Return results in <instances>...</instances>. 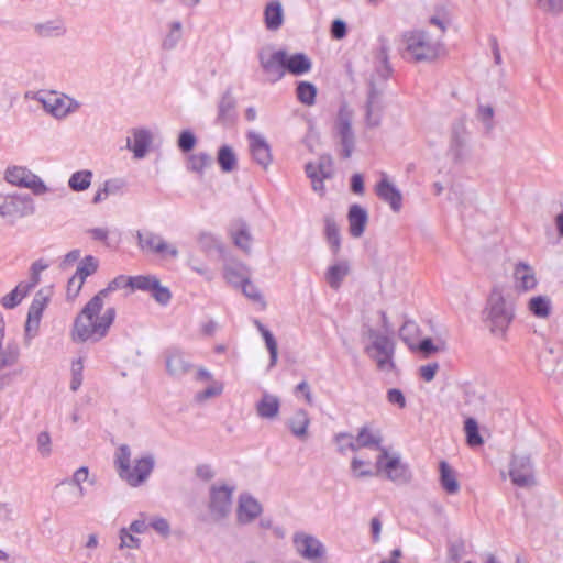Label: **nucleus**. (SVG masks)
Wrapping results in <instances>:
<instances>
[{"mask_svg": "<svg viewBox=\"0 0 563 563\" xmlns=\"http://www.w3.org/2000/svg\"><path fill=\"white\" fill-rule=\"evenodd\" d=\"M129 277L120 275L112 279L108 286L96 294L81 309L74 320L70 331L71 341L75 343L99 342L109 332L117 312L109 307L100 316L104 298L119 288L129 287Z\"/></svg>", "mask_w": 563, "mask_h": 563, "instance_id": "obj_1", "label": "nucleus"}, {"mask_svg": "<svg viewBox=\"0 0 563 563\" xmlns=\"http://www.w3.org/2000/svg\"><path fill=\"white\" fill-rule=\"evenodd\" d=\"M378 313L384 333L372 327H366L363 335L367 336L371 343L365 345L364 352L375 361L378 371L391 372L395 369L394 356L396 345L388 333L393 332V327L384 310H380Z\"/></svg>", "mask_w": 563, "mask_h": 563, "instance_id": "obj_2", "label": "nucleus"}, {"mask_svg": "<svg viewBox=\"0 0 563 563\" xmlns=\"http://www.w3.org/2000/svg\"><path fill=\"white\" fill-rule=\"evenodd\" d=\"M482 318L492 334L505 336L515 319V306L504 297L500 289L494 288L482 312Z\"/></svg>", "mask_w": 563, "mask_h": 563, "instance_id": "obj_3", "label": "nucleus"}, {"mask_svg": "<svg viewBox=\"0 0 563 563\" xmlns=\"http://www.w3.org/2000/svg\"><path fill=\"white\" fill-rule=\"evenodd\" d=\"M114 464L120 478L125 481L130 486L137 487L151 475L155 461L152 455H146L136 459L133 467H131L130 446L128 444H121L115 452Z\"/></svg>", "mask_w": 563, "mask_h": 563, "instance_id": "obj_4", "label": "nucleus"}, {"mask_svg": "<svg viewBox=\"0 0 563 563\" xmlns=\"http://www.w3.org/2000/svg\"><path fill=\"white\" fill-rule=\"evenodd\" d=\"M406 52L416 62H433L443 51L439 40H433L429 32L416 30L404 34Z\"/></svg>", "mask_w": 563, "mask_h": 563, "instance_id": "obj_5", "label": "nucleus"}, {"mask_svg": "<svg viewBox=\"0 0 563 563\" xmlns=\"http://www.w3.org/2000/svg\"><path fill=\"white\" fill-rule=\"evenodd\" d=\"M34 200L29 195L0 196V217L14 223L18 219L34 214Z\"/></svg>", "mask_w": 563, "mask_h": 563, "instance_id": "obj_6", "label": "nucleus"}, {"mask_svg": "<svg viewBox=\"0 0 563 563\" xmlns=\"http://www.w3.org/2000/svg\"><path fill=\"white\" fill-rule=\"evenodd\" d=\"M4 179L12 186L30 189L36 196L48 191L41 177L25 166H8L4 172Z\"/></svg>", "mask_w": 563, "mask_h": 563, "instance_id": "obj_7", "label": "nucleus"}, {"mask_svg": "<svg viewBox=\"0 0 563 563\" xmlns=\"http://www.w3.org/2000/svg\"><path fill=\"white\" fill-rule=\"evenodd\" d=\"M36 99L42 103L44 110L55 119H64L80 108L77 100L56 91L45 92Z\"/></svg>", "mask_w": 563, "mask_h": 563, "instance_id": "obj_8", "label": "nucleus"}, {"mask_svg": "<svg viewBox=\"0 0 563 563\" xmlns=\"http://www.w3.org/2000/svg\"><path fill=\"white\" fill-rule=\"evenodd\" d=\"M377 472H384L386 477L397 484H407L411 481L409 466L401 462L399 456L389 457L387 449H382V453L376 460Z\"/></svg>", "mask_w": 563, "mask_h": 563, "instance_id": "obj_9", "label": "nucleus"}, {"mask_svg": "<svg viewBox=\"0 0 563 563\" xmlns=\"http://www.w3.org/2000/svg\"><path fill=\"white\" fill-rule=\"evenodd\" d=\"M509 476L514 485L530 487L536 484L533 464L529 455H514L509 465Z\"/></svg>", "mask_w": 563, "mask_h": 563, "instance_id": "obj_10", "label": "nucleus"}, {"mask_svg": "<svg viewBox=\"0 0 563 563\" xmlns=\"http://www.w3.org/2000/svg\"><path fill=\"white\" fill-rule=\"evenodd\" d=\"M137 245L143 252H151L155 254H168L170 257L178 256V250L169 245L159 234L150 230L136 231Z\"/></svg>", "mask_w": 563, "mask_h": 563, "instance_id": "obj_11", "label": "nucleus"}, {"mask_svg": "<svg viewBox=\"0 0 563 563\" xmlns=\"http://www.w3.org/2000/svg\"><path fill=\"white\" fill-rule=\"evenodd\" d=\"M233 488L223 486H212L210 489L209 510L216 521L225 518L232 506Z\"/></svg>", "mask_w": 563, "mask_h": 563, "instance_id": "obj_12", "label": "nucleus"}, {"mask_svg": "<svg viewBox=\"0 0 563 563\" xmlns=\"http://www.w3.org/2000/svg\"><path fill=\"white\" fill-rule=\"evenodd\" d=\"M286 52L276 51L269 53L263 48L258 52V59L264 73L268 75L272 82L280 80L285 75Z\"/></svg>", "mask_w": 563, "mask_h": 563, "instance_id": "obj_13", "label": "nucleus"}, {"mask_svg": "<svg viewBox=\"0 0 563 563\" xmlns=\"http://www.w3.org/2000/svg\"><path fill=\"white\" fill-rule=\"evenodd\" d=\"M296 552L306 560H316L324 555L323 544L313 536L305 532H296L292 537Z\"/></svg>", "mask_w": 563, "mask_h": 563, "instance_id": "obj_14", "label": "nucleus"}, {"mask_svg": "<svg viewBox=\"0 0 563 563\" xmlns=\"http://www.w3.org/2000/svg\"><path fill=\"white\" fill-rule=\"evenodd\" d=\"M165 356V365L167 374L175 378L180 379L185 375H187L191 368L192 364L187 355L177 347H169L164 352Z\"/></svg>", "mask_w": 563, "mask_h": 563, "instance_id": "obj_15", "label": "nucleus"}, {"mask_svg": "<svg viewBox=\"0 0 563 563\" xmlns=\"http://www.w3.org/2000/svg\"><path fill=\"white\" fill-rule=\"evenodd\" d=\"M342 144V157L350 158L355 145V137L352 130L351 117L343 109L339 111L335 124Z\"/></svg>", "mask_w": 563, "mask_h": 563, "instance_id": "obj_16", "label": "nucleus"}, {"mask_svg": "<svg viewBox=\"0 0 563 563\" xmlns=\"http://www.w3.org/2000/svg\"><path fill=\"white\" fill-rule=\"evenodd\" d=\"M247 140L254 162L267 169L273 161L269 144L263 135L254 131L247 133Z\"/></svg>", "mask_w": 563, "mask_h": 563, "instance_id": "obj_17", "label": "nucleus"}, {"mask_svg": "<svg viewBox=\"0 0 563 563\" xmlns=\"http://www.w3.org/2000/svg\"><path fill=\"white\" fill-rule=\"evenodd\" d=\"M131 134L133 139H126V147L132 151L134 158H144L153 143L151 131L145 128H134Z\"/></svg>", "mask_w": 563, "mask_h": 563, "instance_id": "obj_18", "label": "nucleus"}, {"mask_svg": "<svg viewBox=\"0 0 563 563\" xmlns=\"http://www.w3.org/2000/svg\"><path fill=\"white\" fill-rule=\"evenodd\" d=\"M375 192L380 200L389 205L394 212H399L402 208V195L400 190L388 180L385 174L376 184Z\"/></svg>", "mask_w": 563, "mask_h": 563, "instance_id": "obj_19", "label": "nucleus"}, {"mask_svg": "<svg viewBox=\"0 0 563 563\" xmlns=\"http://www.w3.org/2000/svg\"><path fill=\"white\" fill-rule=\"evenodd\" d=\"M236 118V100L232 95V89L228 88L218 102V113L216 123L222 126L233 124Z\"/></svg>", "mask_w": 563, "mask_h": 563, "instance_id": "obj_20", "label": "nucleus"}, {"mask_svg": "<svg viewBox=\"0 0 563 563\" xmlns=\"http://www.w3.org/2000/svg\"><path fill=\"white\" fill-rule=\"evenodd\" d=\"M466 128L462 121L454 122L451 129V140L449 154L454 162H461L464 157V148L466 146Z\"/></svg>", "mask_w": 563, "mask_h": 563, "instance_id": "obj_21", "label": "nucleus"}, {"mask_svg": "<svg viewBox=\"0 0 563 563\" xmlns=\"http://www.w3.org/2000/svg\"><path fill=\"white\" fill-rule=\"evenodd\" d=\"M347 221L350 234L353 238H360L365 231L368 221V213L365 208L354 203L349 208Z\"/></svg>", "mask_w": 563, "mask_h": 563, "instance_id": "obj_22", "label": "nucleus"}, {"mask_svg": "<svg viewBox=\"0 0 563 563\" xmlns=\"http://www.w3.org/2000/svg\"><path fill=\"white\" fill-rule=\"evenodd\" d=\"M262 512L261 504L247 494H242L239 498L238 520L241 523H249Z\"/></svg>", "mask_w": 563, "mask_h": 563, "instance_id": "obj_23", "label": "nucleus"}, {"mask_svg": "<svg viewBox=\"0 0 563 563\" xmlns=\"http://www.w3.org/2000/svg\"><path fill=\"white\" fill-rule=\"evenodd\" d=\"M516 287L522 291H528L537 286V278L533 268L525 262L516 264L514 269Z\"/></svg>", "mask_w": 563, "mask_h": 563, "instance_id": "obj_24", "label": "nucleus"}, {"mask_svg": "<svg viewBox=\"0 0 563 563\" xmlns=\"http://www.w3.org/2000/svg\"><path fill=\"white\" fill-rule=\"evenodd\" d=\"M355 438L358 449H376L379 450L380 452L382 449H385L384 446H382L383 437L380 434V431L373 430L368 426H363L362 428H360Z\"/></svg>", "mask_w": 563, "mask_h": 563, "instance_id": "obj_25", "label": "nucleus"}, {"mask_svg": "<svg viewBox=\"0 0 563 563\" xmlns=\"http://www.w3.org/2000/svg\"><path fill=\"white\" fill-rule=\"evenodd\" d=\"M34 32L38 37H59L66 33V26L62 19L48 20L34 24Z\"/></svg>", "mask_w": 563, "mask_h": 563, "instance_id": "obj_26", "label": "nucleus"}, {"mask_svg": "<svg viewBox=\"0 0 563 563\" xmlns=\"http://www.w3.org/2000/svg\"><path fill=\"white\" fill-rule=\"evenodd\" d=\"M285 73L299 76L308 73L311 69V60L303 53H296L291 56L286 54Z\"/></svg>", "mask_w": 563, "mask_h": 563, "instance_id": "obj_27", "label": "nucleus"}, {"mask_svg": "<svg viewBox=\"0 0 563 563\" xmlns=\"http://www.w3.org/2000/svg\"><path fill=\"white\" fill-rule=\"evenodd\" d=\"M349 262L339 261L328 268L325 273V280L332 289L338 290L341 287L343 279L349 275Z\"/></svg>", "mask_w": 563, "mask_h": 563, "instance_id": "obj_28", "label": "nucleus"}, {"mask_svg": "<svg viewBox=\"0 0 563 563\" xmlns=\"http://www.w3.org/2000/svg\"><path fill=\"white\" fill-rule=\"evenodd\" d=\"M324 221V235L333 252L338 254L341 249V235L340 228L333 216L328 214L323 219Z\"/></svg>", "mask_w": 563, "mask_h": 563, "instance_id": "obj_29", "label": "nucleus"}, {"mask_svg": "<svg viewBox=\"0 0 563 563\" xmlns=\"http://www.w3.org/2000/svg\"><path fill=\"white\" fill-rule=\"evenodd\" d=\"M287 424L295 437L305 438L310 424L308 412L305 409L296 410Z\"/></svg>", "mask_w": 563, "mask_h": 563, "instance_id": "obj_30", "label": "nucleus"}, {"mask_svg": "<svg viewBox=\"0 0 563 563\" xmlns=\"http://www.w3.org/2000/svg\"><path fill=\"white\" fill-rule=\"evenodd\" d=\"M280 402L276 396L264 394L256 405L257 415L264 419H273L279 412Z\"/></svg>", "mask_w": 563, "mask_h": 563, "instance_id": "obj_31", "label": "nucleus"}, {"mask_svg": "<svg viewBox=\"0 0 563 563\" xmlns=\"http://www.w3.org/2000/svg\"><path fill=\"white\" fill-rule=\"evenodd\" d=\"M265 25L271 31L278 30L283 24V8L279 1L269 2L264 11Z\"/></svg>", "mask_w": 563, "mask_h": 563, "instance_id": "obj_32", "label": "nucleus"}, {"mask_svg": "<svg viewBox=\"0 0 563 563\" xmlns=\"http://www.w3.org/2000/svg\"><path fill=\"white\" fill-rule=\"evenodd\" d=\"M253 324L256 327L265 341L266 347L269 352V366L273 367L277 363L278 357L277 341L273 333L258 319H254Z\"/></svg>", "mask_w": 563, "mask_h": 563, "instance_id": "obj_33", "label": "nucleus"}, {"mask_svg": "<svg viewBox=\"0 0 563 563\" xmlns=\"http://www.w3.org/2000/svg\"><path fill=\"white\" fill-rule=\"evenodd\" d=\"M440 482L448 494H456L460 489L455 473L445 461L440 462Z\"/></svg>", "mask_w": 563, "mask_h": 563, "instance_id": "obj_34", "label": "nucleus"}, {"mask_svg": "<svg viewBox=\"0 0 563 563\" xmlns=\"http://www.w3.org/2000/svg\"><path fill=\"white\" fill-rule=\"evenodd\" d=\"M217 162L223 173H230L236 168L238 157L230 145H222L218 150Z\"/></svg>", "mask_w": 563, "mask_h": 563, "instance_id": "obj_35", "label": "nucleus"}, {"mask_svg": "<svg viewBox=\"0 0 563 563\" xmlns=\"http://www.w3.org/2000/svg\"><path fill=\"white\" fill-rule=\"evenodd\" d=\"M92 176V172L88 169L75 172L69 177L68 186L73 191H84L90 187Z\"/></svg>", "mask_w": 563, "mask_h": 563, "instance_id": "obj_36", "label": "nucleus"}, {"mask_svg": "<svg viewBox=\"0 0 563 563\" xmlns=\"http://www.w3.org/2000/svg\"><path fill=\"white\" fill-rule=\"evenodd\" d=\"M528 308L537 318H547L551 312V300L547 296L532 297L529 300Z\"/></svg>", "mask_w": 563, "mask_h": 563, "instance_id": "obj_37", "label": "nucleus"}, {"mask_svg": "<svg viewBox=\"0 0 563 563\" xmlns=\"http://www.w3.org/2000/svg\"><path fill=\"white\" fill-rule=\"evenodd\" d=\"M296 96L301 103L312 106L316 102L317 88L309 81H300L296 88Z\"/></svg>", "mask_w": 563, "mask_h": 563, "instance_id": "obj_38", "label": "nucleus"}, {"mask_svg": "<svg viewBox=\"0 0 563 563\" xmlns=\"http://www.w3.org/2000/svg\"><path fill=\"white\" fill-rule=\"evenodd\" d=\"M212 157L207 153L191 154L188 157L187 169L202 175L203 170L211 166Z\"/></svg>", "mask_w": 563, "mask_h": 563, "instance_id": "obj_39", "label": "nucleus"}, {"mask_svg": "<svg viewBox=\"0 0 563 563\" xmlns=\"http://www.w3.org/2000/svg\"><path fill=\"white\" fill-rule=\"evenodd\" d=\"M99 266L98 260L92 255L85 256L77 266L75 275L85 283L86 278L93 275Z\"/></svg>", "mask_w": 563, "mask_h": 563, "instance_id": "obj_40", "label": "nucleus"}, {"mask_svg": "<svg viewBox=\"0 0 563 563\" xmlns=\"http://www.w3.org/2000/svg\"><path fill=\"white\" fill-rule=\"evenodd\" d=\"M333 440L338 446V452L342 455H345L349 450L353 451V452H356L360 450L357 446L356 438H354L349 432L336 433L334 435Z\"/></svg>", "mask_w": 563, "mask_h": 563, "instance_id": "obj_41", "label": "nucleus"}, {"mask_svg": "<svg viewBox=\"0 0 563 563\" xmlns=\"http://www.w3.org/2000/svg\"><path fill=\"white\" fill-rule=\"evenodd\" d=\"M464 431L466 435V442L470 446H477L483 444V439L479 434L478 424L474 418L468 417L464 421Z\"/></svg>", "mask_w": 563, "mask_h": 563, "instance_id": "obj_42", "label": "nucleus"}, {"mask_svg": "<svg viewBox=\"0 0 563 563\" xmlns=\"http://www.w3.org/2000/svg\"><path fill=\"white\" fill-rule=\"evenodd\" d=\"M377 92L374 87L369 90L366 101V122L368 126L375 128L380 123V117L374 112V107L377 101Z\"/></svg>", "mask_w": 563, "mask_h": 563, "instance_id": "obj_43", "label": "nucleus"}, {"mask_svg": "<svg viewBox=\"0 0 563 563\" xmlns=\"http://www.w3.org/2000/svg\"><path fill=\"white\" fill-rule=\"evenodd\" d=\"M158 278L155 276H135L129 277V287L132 289H139L144 291H152L153 287L156 286Z\"/></svg>", "mask_w": 563, "mask_h": 563, "instance_id": "obj_44", "label": "nucleus"}, {"mask_svg": "<svg viewBox=\"0 0 563 563\" xmlns=\"http://www.w3.org/2000/svg\"><path fill=\"white\" fill-rule=\"evenodd\" d=\"M48 301H49V291L47 289H40L35 294V296L29 307V311H31L34 316L35 314L42 316Z\"/></svg>", "mask_w": 563, "mask_h": 563, "instance_id": "obj_45", "label": "nucleus"}, {"mask_svg": "<svg viewBox=\"0 0 563 563\" xmlns=\"http://www.w3.org/2000/svg\"><path fill=\"white\" fill-rule=\"evenodd\" d=\"M42 316L33 314L27 311V319L24 327V341L30 344L31 340L37 334Z\"/></svg>", "mask_w": 563, "mask_h": 563, "instance_id": "obj_46", "label": "nucleus"}, {"mask_svg": "<svg viewBox=\"0 0 563 563\" xmlns=\"http://www.w3.org/2000/svg\"><path fill=\"white\" fill-rule=\"evenodd\" d=\"M371 463L368 461L361 460L358 457H353L351 462V471L354 477H371L374 475V472L369 467Z\"/></svg>", "mask_w": 563, "mask_h": 563, "instance_id": "obj_47", "label": "nucleus"}, {"mask_svg": "<svg viewBox=\"0 0 563 563\" xmlns=\"http://www.w3.org/2000/svg\"><path fill=\"white\" fill-rule=\"evenodd\" d=\"M82 372H84V361L81 357L73 361L71 363V380H70V389L73 391H77L82 384Z\"/></svg>", "mask_w": 563, "mask_h": 563, "instance_id": "obj_48", "label": "nucleus"}, {"mask_svg": "<svg viewBox=\"0 0 563 563\" xmlns=\"http://www.w3.org/2000/svg\"><path fill=\"white\" fill-rule=\"evenodd\" d=\"M119 538H120V549H139L141 547V539L133 536V532H131L125 527L121 528L119 531Z\"/></svg>", "mask_w": 563, "mask_h": 563, "instance_id": "obj_49", "label": "nucleus"}, {"mask_svg": "<svg viewBox=\"0 0 563 563\" xmlns=\"http://www.w3.org/2000/svg\"><path fill=\"white\" fill-rule=\"evenodd\" d=\"M197 143V137L190 130H184L180 132L177 145L179 150L184 153L190 152Z\"/></svg>", "mask_w": 563, "mask_h": 563, "instance_id": "obj_50", "label": "nucleus"}, {"mask_svg": "<svg viewBox=\"0 0 563 563\" xmlns=\"http://www.w3.org/2000/svg\"><path fill=\"white\" fill-rule=\"evenodd\" d=\"M148 525L163 538L166 539L170 536V525L167 519L155 516L150 519Z\"/></svg>", "mask_w": 563, "mask_h": 563, "instance_id": "obj_51", "label": "nucleus"}, {"mask_svg": "<svg viewBox=\"0 0 563 563\" xmlns=\"http://www.w3.org/2000/svg\"><path fill=\"white\" fill-rule=\"evenodd\" d=\"M234 244L245 252L250 251L251 246V234L247 231L246 225H242L233 235Z\"/></svg>", "mask_w": 563, "mask_h": 563, "instance_id": "obj_52", "label": "nucleus"}, {"mask_svg": "<svg viewBox=\"0 0 563 563\" xmlns=\"http://www.w3.org/2000/svg\"><path fill=\"white\" fill-rule=\"evenodd\" d=\"M37 450L42 457H47L52 453V439L47 431L38 433L36 439Z\"/></svg>", "mask_w": 563, "mask_h": 563, "instance_id": "obj_53", "label": "nucleus"}, {"mask_svg": "<svg viewBox=\"0 0 563 563\" xmlns=\"http://www.w3.org/2000/svg\"><path fill=\"white\" fill-rule=\"evenodd\" d=\"M241 271H242L241 267L225 266L224 277L228 280V283H230L234 286H240L246 278V276L244 274H242Z\"/></svg>", "mask_w": 563, "mask_h": 563, "instance_id": "obj_54", "label": "nucleus"}, {"mask_svg": "<svg viewBox=\"0 0 563 563\" xmlns=\"http://www.w3.org/2000/svg\"><path fill=\"white\" fill-rule=\"evenodd\" d=\"M153 298L161 305H167L172 298V294L167 287L161 285L157 280L156 286L151 291Z\"/></svg>", "mask_w": 563, "mask_h": 563, "instance_id": "obj_55", "label": "nucleus"}, {"mask_svg": "<svg viewBox=\"0 0 563 563\" xmlns=\"http://www.w3.org/2000/svg\"><path fill=\"white\" fill-rule=\"evenodd\" d=\"M387 400L400 409H404L407 405L404 393L398 388H390L387 390Z\"/></svg>", "mask_w": 563, "mask_h": 563, "instance_id": "obj_56", "label": "nucleus"}, {"mask_svg": "<svg viewBox=\"0 0 563 563\" xmlns=\"http://www.w3.org/2000/svg\"><path fill=\"white\" fill-rule=\"evenodd\" d=\"M242 288L243 294L252 299L253 301H260L262 300V295L257 287L253 285L250 279L246 277L244 282L240 285Z\"/></svg>", "mask_w": 563, "mask_h": 563, "instance_id": "obj_57", "label": "nucleus"}, {"mask_svg": "<svg viewBox=\"0 0 563 563\" xmlns=\"http://www.w3.org/2000/svg\"><path fill=\"white\" fill-rule=\"evenodd\" d=\"M541 10L551 13H560L563 11V0H538Z\"/></svg>", "mask_w": 563, "mask_h": 563, "instance_id": "obj_58", "label": "nucleus"}, {"mask_svg": "<svg viewBox=\"0 0 563 563\" xmlns=\"http://www.w3.org/2000/svg\"><path fill=\"white\" fill-rule=\"evenodd\" d=\"M133 533L142 534L147 531L150 528L148 522L146 521L145 514L141 512L140 518L136 520H133L129 527H125Z\"/></svg>", "mask_w": 563, "mask_h": 563, "instance_id": "obj_59", "label": "nucleus"}, {"mask_svg": "<svg viewBox=\"0 0 563 563\" xmlns=\"http://www.w3.org/2000/svg\"><path fill=\"white\" fill-rule=\"evenodd\" d=\"M331 36L334 40H342L346 36L347 27L346 23L341 19H335L331 24Z\"/></svg>", "mask_w": 563, "mask_h": 563, "instance_id": "obj_60", "label": "nucleus"}, {"mask_svg": "<svg viewBox=\"0 0 563 563\" xmlns=\"http://www.w3.org/2000/svg\"><path fill=\"white\" fill-rule=\"evenodd\" d=\"M319 175L323 178H331L333 175L332 158L330 156H321L318 162Z\"/></svg>", "mask_w": 563, "mask_h": 563, "instance_id": "obj_61", "label": "nucleus"}, {"mask_svg": "<svg viewBox=\"0 0 563 563\" xmlns=\"http://www.w3.org/2000/svg\"><path fill=\"white\" fill-rule=\"evenodd\" d=\"M22 297L14 289L1 298V305L5 309H13L20 305Z\"/></svg>", "mask_w": 563, "mask_h": 563, "instance_id": "obj_62", "label": "nucleus"}, {"mask_svg": "<svg viewBox=\"0 0 563 563\" xmlns=\"http://www.w3.org/2000/svg\"><path fill=\"white\" fill-rule=\"evenodd\" d=\"M84 283L76 275H74L67 284V297L74 299L78 296L82 288Z\"/></svg>", "mask_w": 563, "mask_h": 563, "instance_id": "obj_63", "label": "nucleus"}, {"mask_svg": "<svg viewBox=\"0 0 563 563\" xmlns=\"http://www.w3.org/2000/svg\"><path fill=\"white\" fill-rule=\"evenodd\" d=\"M438 369H439V364L434 362V363H429L427 365L421 366L419 368V373H420L421 378H423L426 382H431V380H433Z\"/></svg>", "mask_w": 563, "mask_h": 563, "instance_id": "obj_64", "label": "nucleus"}]
</instances>
